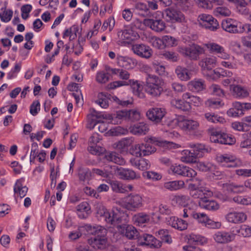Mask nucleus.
<instances>
[{
	"label": "nucleus",
	"mask_w": 251,
	"mask_h": 251,
	"mask_svg": "<svg viewBox=\"0 0 251 251\" xmlns=\"http://www.w3.org/2000/svg\"><path fill=\"white\" fill-rule=\"evenodd\" d=\"M109 184L112 190L116 192L124 193L126 192L125 185L117 180H110Z\"/></svg>",
	"instance_id": "obj_47"
},
{
	"label": "nucleus",
	"mask_w": 251,
	"mask_h": 251,
	"mask_svg": "<svg viewBox=\"0 0 251 251\" xmlns=\"http://www.w3.org/2000/svg\"><path fill=\"white\" fill-rule=\"evenodd\" d=\"M189 147L193 149V152L197 154V157H201L205 152H208V149L205 145L200 143H190Z\"/></svg>",
	"instance_id": "obj_41"
},
{
	"label": "nucleus",
	"mask_w": 251,
	"mask_h": 251,
	"mask_svg": "<svg viewBox=\"0 0 251 251\" xmlns=\"http://www.w3.org/2000/svg\"><path fill=\"white\" fill-rule=\"evenodd\" d=\"M215 241L220 244H225L233 241L235 235L231 232L218 231L213 235Z\"/></svg>",
	"instance_id": "obj_18"
},
{
	"label": "nucleus",
	"mask_w": 251,
	"mask_h": 251,
	"mask_svg": "<svg viewBox=\"0 0 251 251\" xmlns=\"http://www.w3.org/2000/svg\"><path fill=\"white\" fill-rule=\"evenodd\" d=\"M150 43L153 47L158 49L164 47L163 38L161 39L156 37H152L150 39Z\"/></svg>",
	"instance_id": "obj_63"
},
{
	"label": "nucleus",
	"mask_w": 251,
	"mask_h": 251,
	"mask_svg": "<svg viewBox=\"0 0 251 251\" xmlns=\"http://www.w3.org/2000/svg\"><path fill=\"white\" fill-rule=\"evenodd\" d=\"M213 15L217 17L229 16L231 14L230 10L226 7H218L213 12Z\"/></svg>",
	"instance_id": "obj_49"
},
{
	"label": "nucleus",
	"mask_w": 251,
	"mask_h": 251,
	"mask_svg": "<svg viewBox=\"0 0 251 251\" xmlns=\"http://www.w3.org/2000/svg\"><path fill=\"white\" fill-rule=\"evenodd\" d=\"M104 158L108 162H113L119 165H124L126 163L123 157L115 151L107 152L105 154Z\"/></svg>",
	"instance_id": "obj_27"
},
{
	"label": "nucleus",
	"mask_w": 251,
	"mask_h": 251,
	"mask_svg": "<svg viewBox=\"0 0 251 251\" xmlns=\"http://www.w3.org/2000/svg\"><path fill=\"white\" fill-rule=\"evenodd\" d=\"M209 133L210 139L212 142L227 145H232L236 142V139L233 135L222 132L216 129H210Z\"/></svg>",
	"instance_id": "obj_3"
},
{
	"label": "nucleus",
	"mask_w": 251,
	"mask_h": 251,
	"mask_svg": "<svg viewBox=\"0 0 251 251\" xmlns=\"http://www.w3.org/2000/svg\"><path fill=\"white\" fill-rule=\"evenodd\" d=\"M129 162L132 166L142 171L148 170L151 166L149 161L144 158L132 157L129 160Z\"/></svg>",
	"instance_id": "obj_26"
},
{
	"label": "nucleus",
	"mask_w": 251,
	"mask_h": 251,
	"mask_svg": "<svg viewBox=\"0 0 251 251\" xmlns=\"http://www.w3.org/2000/svg\"><path fill=\"white\" fill-rule=\"evenodd\" d=\"M200 24L211 31H215L219 27L217 20L210 15L202 14L199 16Z\"/></svg>",
	"instance_id": "obj_7"
},
{
	"label": "nucleus",
	"mask_w": 251,
	"mask_h": 251,
	"mask_svg": "<svg viewBox=\"0 0 251 251\" xmlns=\"http://www.w3.org/2000/svg\"><path fill=\"white\" fill-rule=\"evenodd\" d=\"M24 181V179L23 178L18 179L14 187L15 194H17L21 198L25 196L28 191V188L23 185Z\"/></svg>",
	"instance_id": "obj_31"
},
{
	"label": "nucleus",
	"mask_w": 251,
	"mask_h": 251,
	"mask_svg": "<svg viewBox=\"0 0 251 251\" xmlns=\"http://www.w3.org/2000/svg\"><path fill=\"white\" fill-rule=\"evenodd\" d=\"M189 200V197L185 195L175 196L172 200L173 201L176 203L183 207H185L188 204Z\"/></svg>",
	"instance_id": "obj_52"
},
{
	"label": "nucleus",
	"mask_w": 251,
	"mask_h": 251,
	"mask_svg": "<svg viewBox=\"0 0 251 251\" xmlns=\"http://www.w3.org/2000/svg\"><path fill=\"white\" fill-rule=\"evenodd\" d=\"M117 36L119 41L129 43L139 37L136 32H134L130 28L124 29L119 31Z\"/></svg>",
	"instance_id": "obj_16"
},
{
	"label": "nucleus",
	"mask_w": 251,
	"mask_h": 251,
	"mask_svg": "<svg viewBox=\"0 0 251 251\" xmlns=\"http://www.w3.org/2000/svg\"><path fill=\"white\" fill-rule=\"evenodd\" d=\"M130 132L135 135H144L149 130V125L144 122H140L131 126L129 127Z\"/></svg>",
	"instance_id": "obj_22"
},
{
	"label": "nucleus",
	"mask_w": 251,
	"mask_h": 251,
	"mask_svg": "<svg viewBox=\"0 0 251 251\" xmlns=\"http://www.w3.org/2000/svg\"><path fill=\"white\" fill-rule=\"evenodd\" d=\"M209 90L211 94L213 95L217 96L220 97H222L225 96V92L220 86L218 84H213L209 87Z\"/></svg>",
	"instance_id": "obj_54"
},
{
	"label": "nucleus",
	"mask_w": 251,
	"mask_h": 251,
	"mask_svg": "<svg viewBox=\"0 0 251 251\" xmlns=\"http://www.w3.org/2000/svg\"><path fill=\"white\" fill-rule=\"evenodd\" d=\"M132 140L130 138H123L115 144V148L121 153L127 151L128 148L132 144Z\"/></svg>",
	"instance_id": "obj_36"
},
{
	"label": "nucleus",
	"mask_w": 251,
	"mask_h": 251,
	"mask_svg": "<svg viewBox=\"0 0 251 251\" xmlns=\"http://www.w3.org/2000/svg\"><path fill=\"white\" fill-rule=\"evenodd\" d=\"M162 38L164 47H172L177 45V40L171 36L165 35Z\"/></svg>",
	"instance_id": "obj_53"
},
{
	"label": "nucleus",
	"mask_w": 251,
	"mask_h": 251,
	"mask_svg": "<svg viewBox=\"0 0 251 251\" xmlns=\"http://www.w3.org/2000/svg\"><path fill=\"white\" fill-rule=\"evenodd\" d=\"M227 189L234 193H241L245 191V185H237L234 183L226 184Z\"/></svg>",
	"instance_id": "obj_57"
},
{
	"label": "nucleus",
	"mask_w": 251,
	"mask_h": 251,
	"mask_svg": "<svg viewBox=\"0 0 251 251\" xmlns=\"http://www.w3.org/2000/svg\"><path fill=\"white\" fill-rule=\"evenodd\" d=\"M128 85H130L133 89V92L136 94L139 95V92L142 90V85L137 80L133 79H129L128 80Z\"/></svg>",
	"instance_id": "obj_59"
},
{
	"label": "nucleus",
	"mask_w": 251,
	"mask_h": 251,
	"mask_svg": "<svg viewBox=\"0 0 251 251\" xmlns=\"http://www.w3.org/2000/svg\"><path fill=\"white\" fill-rule=\"evenodd\" d=\"M226 221L230 223L238 224L244 223L247 219V216L243 212L232 211L226 216Z\"/></svg>",
	"instance_id": "obj_17"
},
{
	"label": "nucleus",
	"mask_w": 251,
	"mask_h": 251,
	"mask_svg": "<svg viewBox=\"0 0 251 251\" xmlns=\"http://www.w3.org/2000/svg\"><path fill=\"white\" fill-rule=\"evenodd\" d=\"M127 120L132 121H138L141 118L139 111L135 109L127 110Z\"/></svg>",
	"instance_id": "obj_60"
},
{
	"label": "nucleus",
	"mask_w": 251,
	"mask_h": 251,
	"mask_svg": "<svg viewBox=\"0 0 251 251\" xmlns=\"http://www.w3.org/2000/svg\"><path fill=\"white\" fill-rule=\"evenodd\" d=\"M96 80L100 83H105L109 80L108 73L100 71L97 74Z\"/></svg>",
	"instance_id": "obj_64"
},
{
	"label": "nucleus",
	"mask_w": 251,
	"mask_h": 251,
	"mask_svg": "<svg viewBox=\"0 0 251 251\" xmlns=\"http://www.w3.org/2000/svg\"><path fill=\"white\" fill-rule=\"evenodd\" d=\"M217 63V58L215 56H209L202 59L199 62V65L203 71L211 70Z\"/></svg>",
	"instance_id": "obj_25"
},
{
	"label": "nucleus",
	"mask_w": 251,
	"mask_h": 251,
	"mask_svg": "<svg viewBox=\"0 0 251 251\" xmlns=\"http://www.w3.org/2000/svg\"><path fill=\"white\" fill-rule=\"evenodd\" d=\"M232 89L233 95L236 98H244L248 96L249 93L247 89L240 85H231Z\"/></svg>",
	"instance_id": "obj_34"
},
{
	"label": "nucleus",
	"mask_w": 251,
	"mask_h": 251,
	"mask_svg": "<svg viewBox=\"0 0 251 251\" xmlns=\"http://www.w3.org/2000/svg\"><path fill=\"white\" fill-rule=\"evenodd\" d=\"M150 216L144 212H140L135 214L132 217L133 223L139 226L148 223L150 221Z\"/></svg>",
	"instance_id": "obj_32"
},
{
	"label": "nucleus",
	"mask_w": 251,
	"mask_h": 251,
	"mask_svg": "<svg viewBox=\"0 0 251 251\" xmlns=\"http://www.w3.org/2000/svg\"><path fill=\"white\" fill-rule=\"evenodd\" d=\"M177 76L181 80L187 81L191 78V74L186 68L177 66L175 70Z\"/></svg>",
	"instance_id": "obj_37"
},
{
	"label": "nucleus",
	"mask_w": 251,
	"mask_h": 251,
	"mask_svg": "<svg viewBox=\"0 0 251 251\" xmlns=\"http://www.w3.org/2000/svg\"><path fill=\"white\" fill-rule=\"evenodd\" d=\"M207 243L205 238L199 235L190 234L188 237V244H194L195 245H203Z\"/></svg>",
	"instance_id": "obj_39"
},
{
	"label": "nucleus",
	"mask_w": 251,
	"mask_h": 251,
	"mask_svg": "<svg viewBox=\"0 0 251 251\" xmlns=\"http://www.w3.org/2000/svg\"><path fill=\"white\" fill-rule=\"evenodd\" d=\"M109 120H111V123L112 124H120L122 120H127V110H123L117 111L115 114L112 115V118Z\"/></svg>",
	"instance_id": "obj_42"
},
{
	"label": "nucleus",
	"mask_w": 251,
	"mask_h": 251,
	"mask_svg": "<svg viewBox=\"0 0 251 251\" xmlns=\"http://www.w3.org/2000/svg\"><path fill=\"white\" fill-rule=\"evenodd\" d=\"M216 160L220 165L228 168H235L242 165V162L239 159L228 154L218 155Z\"/></svg>",
	"instance_id": "obj_5"
},
{
	"label": "nucleus",
	"mask_w": 251,
	"mask_h": 251,
	"mask_svg": "<svg viewBox=\"0 0 251 251\" xmlns=\"http://www.w3.org/2000/svg\"><path fill=\"white\" fill-rule=\"evenodd\" d=\"M143 206V199L138 194H130L125 200L126 208L129 210H135Z\"/></svg>",
	"instance_id": "obj_9"
},
{
	"label": "nucleus",
	"mask_w": 251,
	"mask_h": 251,
	"mask_svg": "<svg viewBox=\"0 0 251 251\" xmlns=\"http://www.w3.org/2000/svg\"><path fill=\"white\" fill-rule=\"evenodd\" d=\"M182 99L189 101V104L192 103L196 106H199L202 103V100L200 97L192 95L189 93L183 94Z\"/></svg>",
	"instance_id": "obj_44"
},
{
	"label": "nucleus",
	"mask_w": 251,
	"mask_h": 251,
	"mask_svg": "<svg viewBox=\"0 0 251 251\" xmlns=\"http://www.w3.org/2000/svg\"><path fill=\"white\" fill-rule=\"evenodd\" d=\"M204 117L208 122L212 123H224L226 122L223 117L212 112L205 113Z\"/></svg>",
	"instance_id": "obj_43"
},
{
	"label": "nucleus",
	"mask_w": 251,
	"mask_h": 251,
	"mask_svg": "<svg viewBox=\"0 0 251 251\" xmlns=\"http://www.w3.org/2000/svg\"><path fill=\"white\" fill-rule=\"evenodd\" d=\"M91 172L86 168H79L78 170V176L80 181H89L91 179Z\"/></svg>",
	"instance_id": "obj_45"
},
{
	"label": "nucleus",
	"mask_w": 251,
	"mask_h": 251,
	"mask_svg": "<svg viewBox=\"0 0 251 251\" xmlns=\"http://www.w3.org/2000/svg\"><path fill=\"white\" fill-rule=\"evenodd\" d=\"M143 23L146 26L157 32H162L166 27L165 23L162 20L146 19L144 20Z\"/></svg>",
	"instance_id": "obj_21"
},
{
	"label": "nucleus",
	"mask_w": 251,
	"mask_h": 251,
	"mask_svg": "<svg viewBox=\"0 0 251 251\" xmlns=\"http://www.w3.org/2000/svg\"><path fill=\"white\" fill-rule=\"evenodd\" d=\"M179 51L185 56L189 57L191 59L197 60L200 54L203 52V49L196 44H193L188 47L179 48Z\"/></svg>",
	"instance_id": "obj_8"
},
{
	"label": "nucleus",
	"mask_w": 251,
	"mask_h": 251,
	"mask_svg": "<svg viewBox=\"0 0 251 251\" xmlns=\"http://www.w3.org/2000/svg\"><path fill=\"white\" fill-rule=\"evenodd\" d=\"M171 170L174 174L183 176L194 177L197 174L193 169L183 165L172 166Z\"/></svg>",
	"instance_id": "obj_13"
},
{
	"label": "nucleus",
	"mask_w": 251,
	"mask_h": 251,
	"mask_svg": "<svg viewBox=\"0 0 251 251\" xmlns=\"http://www.w3.org/2000/svg\"><path fill=\"white\" fill-rule=\"evenodd\" d=\"M144 176H146L148 179L154 181H158L162 178V175L157 172L153 171H147L144 174Z\"/></svg>",
	"instance_id": "obj_61"
},
{
	"label": "nucleus",
	"mask_w": 251,
	"mask_h": 251,
	"mask_svg": "<svg viewBox=\"0 0 251 251\" xmlns=\"http://www.w3.org/2000/svg\"><path fill=\"white\" fill-rule=\"evenodd\" d=\"M127 215L121 222L116 223V226L119 232L129 239H133L137 238L138 235V231L132 226L126 225Z\"/></svg>",
	"instance_id": "obj_4"
},
{
	"label": "nucleus",
	"mask_w": 251,
	"mask_h": 251,
	"mask_svg": "<svg viewBox=\"0 0 251 251\" xmlns=\"http://www.w3.org/2000/svg\"><path fill=\"white\" fill-rule=\"evenodd\" d=\"M241 26L238 27V22L231 18L223 20L222 23V28L229 33H240Z\"/></svg>",
	"instance_id": "obj_20"
},
{
	"label": "nucleus",
	"mask_w": 251,
	"mask_h": 251,
	"mask_svg": "<svg viewBox=\"0 0 251 251\" xmlns=\"http://www.w3.org/2000/svg\"><path fill=\"white\" fill-rule=\"evenodd\" d=\"M135 10L137 11L138 13L144 17L150 16V12L149 8L144 3L138 2L135 5Z\"/></svg>",
	"instance_id": "obj_46"
},
{
	"label": "nucleus",
	"mask_w": 251,
	"mask_h": 251,
	"mask_svg": "<svg viewBox=\"0 0 251 251\" xmlns=\"http://www.w3.org/2000/svg\"><path fill=\"white\" fill-rule=\"evenodd\" d=\"M141 145L143 156L149 155L156 151V148L149 143H142Z\"/></svg>",
	"instance_id": "obj_51"
},
{
	"label": "nucleus",
	"mask_w": 251,
	"mask_h": 251,
	"mask_svg": "<svg viewBox=\"0 0 251 251\" xmlns=\"http://www.w3.org/2000/svg\"><path fill=\"white\" fill-rule=\"evenodd\" d=\"M155 235L165 243L170 244L172 242L171 235L166 229H159L155 232Z\"/></svg>",
	"instance_id": "obj_48"
},
{
	"label": "nucleus",
	"mask_w": 251,
	"mask_h": 251,
	"mask_svg": "<svg viewBox=\"0 0 251 251\" xmlns=\"http://www.w3.org/2000/svg\"><path fill=\"white\" fill-rule=\"evenodd\" d=\"M184 182L182 180H174L165 182L163 183L164 188L170 191L179 190L184 186Z\"/></svg>",
	"instance_id": "obj_33"
},
{
	"label": "nucleus",
	"mask_w": 251,
	"mask_h": 251,
	"mask_svg": "<svg viewBox=\"0 0 251 251\" xmlns=\"http://www.w3.org/2000/svg\"><path fill=\"white\" fill-rule=\"evenodd\" d=\"M88 234L97 235V237H102L106 234V229L103 227L96 225L92 226L90 225H87L85 226Z\"/></svg>",
	"instance_id": "obj_29"
},
{
	"label": "nucleus",
	"mask_w": 251,
	"mask_h": 251,
	"mask_svg": "<svg viewBox=\"0 0 251 251\" xmlns=\"http://www.w3.org/2000/svg\"><path fill=\"white\" fill-rule=\"evenodd\" d=\"M171 104L173 107L184 111H188L191 109L189 101L183 99H173L171 101Z\"/></svg>",
	"instance_id": "obj_30"
},
{
	"label": "nucleus",
	"mask_w": 251,
	"mask_h": 251,
	"mask_svg": "<svg viewBox=\"0 0 251 251\" xmlns=\"http://www.w3.org/2000/svg\"><path fill=\"white\" fill-rule=\"evenodd\" d=\"M178 126L183 131L191 132L197 130L200 125L197 121L192 119H183L179 120Z\"/></svg>",
	"instance_id": "obj_14"
},
{
	"label": "nucleus",
	"mask_w": 251,
	"mask_h": 251,
	"mask_svg": "<svg viewBox=\"0 0 251 251\" xmlns=\"http://www.w3.org/2000/svg\"><path fill=\"white\" fill-rule=\"evenodd\" d=\"M142 245L150 246L151 248H159L162 242L156 239L152 235L144 234L141 237Z\"/></svg>",
	"instance_id": "obj_23"
},
{
	"label": "nucleus",
	"mask_w": 251,
	"mask_h": 251,
	"mask_svg": "<svg viewBox=\"0 0 251 251\" xmlns=\"http://www.w3.org/2000/svg\"><path fill=\"white\" fill-rule=\"evenodd\" d=\"M233 201L238 204L243 205L251 204V197L249 196H237L233 198Z\"/></svg>",
	"instance_id": "obj_56"
},
{
	"label": "nucleus",
	"mask_w": 251,
	"mask_h": 251,
	"mask_svg": "<svg viewBox=\"0 0 251 251\" xmlns=\"http://www.w3.org/2000/svg\"><path fill=\"white\" fill-rule=\"evenodd\" d=\"M166 114V111L164 108L154 107L147 111L146 116L149 120L157 124L161 121Z\"/></svg>",
	"instance_id": "obj_11"
},
{
	"label": "nucleus",
	"mask_w": 251,
	"mask_h": 251,
	"mask_svg": "<svg viewBox=\"0 0 251 251\" xmlns=\"http://www.w3.org/2000/svg\"><path fill=\"white\" fill-rule=\"evenodd\" d=\"M152 64L153 69L157 74L162 76H165L167 75V73L165 71L164 66L160 65V63L155 61H153Z\"/></svg>",
	"instance_id": "obj_58"
},
{
	"label": "nucleus",
	"mask_w": 251,
	"mask_h": 251,
	"mask_svg": "<svg viewBox=\"0 0 251 251\" xmlns=\"http://www.w3.org/2000/svg\"><path fill=\"white\" fill-rule=\"evenodd\" d=\"M1 10L3 11L2 13H0L1 20L5 23L10 21L13 15V11L11 10H7L5 6L1 8Z\"/></svg>",
	"instance_id": "obj_55"
},
{
	"label": "nucleus",
	"mask_w": 251,
	"mask_h": 251,
	"mask_svg": "<svg viewBox=\"0 0 251 251\" xmlns=\"http://www.w3.org/2000/svg\"><path fill=\"white\" fill-rule=\"evenodd\" d=\"M132 50L137 55L148 59L152 55V50L149 47L143 44H136L132 46Z\"/></svg>",
	"instance_id": "obj_15"
},
{
	"label": "nucleus",
	"mask_w": 251,
	"mask_h": 251,
	"mask_svg": "<svg viewBox=\"0 0 251 251\" xmlns=\"http://www.w3.org/2000/svg\"><path fill=\"white\" fill-rule=\"evenodd\" d=\"M109 99L104 93H100L98 94V99L96 102L103 108H107L109 106Z\"/></svg>",
	"instance_id": "obj_50"
},
{
	"label": "nucleus",
	"mask_w": 251,
	"mask_h": 251,
	"mask_svg": "<svg viewBox=\"0 0 251 251\" xmlns=\"http://www.w3.org/2000/svg\"><path fill=\"white\" fill-rule=\"evenodd\" d=\"M164 58L172 62H177L179 60L178 54L173 51H165L162 54Z\"/></svg>",
	"instance_id": "obj_62"
},
{
	"label": "nucleus",
	"mask_w": 251,
	"mask_h": 251,
	"mask_svg": "<svg viewBox=\"0 0 251 251\" xmlns=\"http://www.w3.org/2000/svg\"><path fill=\"white\" fill-rule=\"evenodd\" d=\"M205 46L210 53L217 54L221 59L229 60L231 58V55L226 52L225 48L216 43L209 42Z\"/></svg>",
	"instance_id": "obj_6"
},
{
	"label": "nucleus",
	"mask_w": 251,
	"mask_h": 251,
	"mask_svg": "<svg viewBox=\"0 0 251 251\" xmlns=\"http://www.w3.org/2000/svg\"><path fill=\"white\" fill-rule=\"evenodd\" d=\"M196 185H191L190 190V195L194 199H200L202 200L203 198L211 197L213 192L206 188H195Z\"/></svg>",
	"instance_id": "obj_19"
},
{
	"label": "nucleus",
	"mask_w": 251,
	"mask_h": 251,
	"mask_svg": "<svg viewBox=\"0 0 251 251\" xmlns=\"http://www.w3.org/2000/svg\"><path fill=\"white\" fill-rule=\"evenodd\" d=\"M145 89L146 92L152 97L160 96L163 90L160 79L154 75H148Z\"/></svg>",
	"instance_id": "obj_2"
},
{
	"label": "nucleus",
	"mask_w": 251,
	"mask_h": 251,
	"mask_svg": "<svg viewBox=\"0 0 251 251\" xmlns=\"http://www.w3.org/2000/svg\"><path fill=\"white\" fill-rule=\"evenodd\" d=\"M164 13L168 20L172 22H182L185 19L184 15L181 12L174 8H167Z\"/></svg>",
	"instance_id": "obj_24"
},
{
	"label": "nucleus",
	"mask_w": 251,
	"mask_h": 251,
	"mask_svg": "<svg viewBox=\"0 0 251 251\" xmlns=\"http://www.w3.org/2000/svg\"><path fill=\"white\" fill-rule=\"evenodd\" d=\"M92 117V122L91 124H94L97 122H100L103 120H109L112 118V115L108 114H102L101 113L96 111L95 110L93 109L91 112Z\"/></svg>",
	"instance_id": "obj_38"
},
{
	"label": "nucleus",
	"mask_w": 251,
	"mask_h": 251,
	"mask_svg": "<svg viewBox=\"0 0 251 251\" xmlns=\"http://www.w3.org/2000/svg\"><path fill=\"white\" fill-rule=\"evenodd\" d=\"M181 160L185 163H195L197 161V154L193 151L186 150L182 151L181 153Z\"/></svg>",
	"instance_id": "obj_35"
},
{
	"label": "nucleus",
	"mask_w": 251,
	"mask_h": 251,
	"mask_svg": "<svg viewBox=\"0 0 251 251\" xmlns=\"http://www.w3.org/2000/svg\"><path fill=\"white\" fill-rule=\"evenodd\" d=\"M188 87L194 92H200L205 88L204 81L201 79H195L188 83Z\"/></svg>",
	"instance_id": "obj_40"
},
{
	"label": "nucleus",
	"mask_w": 251,
	"mask_h": 251,
	"mask_svg": "<svg viewBox=\"0 0 251 251\" xmlns=\"http://www.w3.org/2000/svg\"><path fill=\"white\" fill-rule=\"evenodd\" d=\"M209 197L203 198L202 200H200L199 203L200 206L205 209L211 211H216L219 209V205L215 201L209 200Z\"/></svg>",
	"instance_id": "obj_28"
},
{
	"label": "nucleus",
	"mask_w": 251,
	"mask_h": 251,
	"mask_svg": "<svg viewBox=\"0 0 251 251\" xmlns=\"http://www.w3.org/2000/svg\"><path fill=\"white\" fill-rule=\"evenodd\" d=\"M113 169L115 170V175L118 176L121 179L132 180L138 179L140 177L139 174H136L134 171L129 169H126L114 166Z\"/></svg>",
	"instance_id": "obj_10"
},
{
	"label": "nucleus",
	"mask_w": 251,
	"mask_h": 251,
	"mask_svg": "<svg viewBox=\"0 0 251 251\" xmlns=\"http://www.w3.org/2000/svg\"><path fill=\"white\" fill-rule=\"evenodd\" d=\"M98 216L103 217L106 223L116 226V223L122 222L126 214L117 207L114 208L111 212L107 210L104 206L100 205L97 207Z\"/></svg>",
	"instance_id": "obj_1"
},
{
	"label": "nucleus",
	"mask_w": 251,
	"mask_h": 251,
	"mask_svg": "<svg viewBox=\"0 0 251 251\" xmlns=\"http://www.w3.org/2000/svg\"><path fill=\"white\" fill-rule=\"evenodd\" d=\"M192 217L197 220L198 222L203 224L205 226H208L213 228H220L221 224L220 222H215L210 219L204 213H194Z\"/></svg>",
	"instance_id": "obj_12"
}]
</instances>
